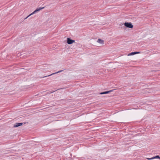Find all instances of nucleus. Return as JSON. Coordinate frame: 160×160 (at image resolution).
I'll return each instance as SVG.
<instances>
[{
	"label": "nucleus",
	"instance_id": "1",
	"mask_svg": "<svg viewBox=\"0 0 160 160\" xmlns=\"http://www.w3.org/2000/svg\"><path fill=\"white\" fill-rule=\"evenodd\" d=\"M124 24L125 26L127 28H132L133 27V25L131 22H126Z\"/></svg>",
	"mask_w": 160,
	"mask_h": 160
},
{
	"label": "nucleus",
	"instance_id": "2",
	"mask_svg": "<svg viewBox=\"0 0 160 160\" xmlns=\"http://www.w3.org/2000/svg\"><path fill=\"white\" fill-rule=\"evenodd\" d=\"M75 42V40L71 39L69 38H67V42L69 44H72L73 43Z\"/></svg>",
	"mask_w": 160,
	"mask_h": 160
},
{
	"label": "nucleus",
	"instance_id": "3",
	"mask_svg": "<svg viewBox=\"0 0 160 160\" xmlns=\"http://www.w3.org/2000/svg\"><path fill=\"white\" fill-rule=\"evenodd\" d=\"M44 8V7H43L37 8L31 14V15H32L36 13L37 12L40 11L41 10L43 9Z\"/></svg>",
	"mask_w": 160,
	"mask_h": 160
},
{
	"label": "nucleus",
	"instance_id": "4",
	"mask_svg": "<svg viewBox=\"0 0 160 160\" xmlns=\"http://www.w3.org/2000/svg\"><path fill=\"white\" fill-rule=\"evenodd\" d=\"M23 124L22 122L16 123L13 126V127L15 128L18 127L19 126H21Z\"/></svg>",
	"mask_w": 160,
	"mask_h": 160
},
{
	"label": "nucleus",
	"instance_id": "5",
	"mask_svg": "<svg viewBox=\"0 0 160 160\" xmlns=\"http://www.w3.org/2000/svg\"><path fill=\"white\" fill-rule=\"evenodd\" d=\"M141 53V52H132L130 53L129 54H128V56L133 55H134L135 54H139V53Z\"/></svg>",
	"mask_w": 160,
	"mask_h": 160
},
{
	"label": "nucleus",
	"instance_id": "6",
	"mask_svg": "<svg viewBox=\"0 0 160 160\" xmlns=\"http://www.w3.org/2000/svg\"><path fill=\"white\" fill-rule=\"evenodd\" d=\"M113 91V90H110V91H108L103 92H101L100 93V94H101V95L107 94L109 93V92H111Z\"/></svg>",
	"mask_w": 160,
	"mask_h": 160
},
{
	"label": "nucleus",
	"instance_id": "7",
	"mask_svg": "<svg viewBox=\"0 0 160 160\" xmlns=\"http://www.w3.org/2000/svg\"><path fill=\"white\" fill-rule=\"evenodd\" d=\"M63 71V70H61L59 71H58L57 72H56L52 73V74H51L50 75H48V76H45L43 77V78L46 77H47L51 76V75H52L55 74L56 73H58L61 72H62Z\"/></svg>",
	"mask_w": 160,
	"mask_h": 160
},
{
	"label": "nucleus",
	"instance_id": "8",
	"mask_svg": "<svg viewBox=\"0 0 160 160\" xmlns=\"http://www.w3.org/2000/svg\"><path fill=\"white\" fill-rule=\"evenodd\" d=\"M97 42L101 44H103L104 43V41L99 38L98 39Z\"/></svg>",
	"mask_w": 160,
	"mask_h": 160
},
{
	"label": "nucleus",
	"instance_id": "9",
	"mask_svg": "<svg viewBox=\"0 0 160 160\" xmlns=\"http://www.w3.org/2000/svg\"><path fill=\"white\" fill-rule=\"evenodd\" d=\"M156 158H158L160 159V157L159 155H157L155 157H153V159Z\"/></svg>",
	"mask_w": 160,
	"mask_h": 160
},
{
	"label": "nucleus",
	"instance_id": "10",
	"mask_svg": "<svg viewBox=\"0 0 160 160\" xmlns=\"http://www.w3.org/2000/svg\"><path fill=\"white\" fill-rule=\"evenodd\" d=\"M146 159L148 160H152L153 159V157L151 158H146Z\"/></svg>",
	"mask_w": 160,
	"mask_h": 160
},
{
	"label": "nucleus",
	"instance_id": "11",
	"mask_svg": "<svg viewBox=\"0 0 160 160\" xmlns=\"http://www.w3.org/2000/svg\"><path fill=\"white\" fill-rule=\"evenodd\" d=\"M31 15V14H29V15H28L27 17H26V18H24V20H25V19H26L28 17H29V16H30L31 15Z\"/></svg>",
	"mask_w": 160,
	"mask_h": 160
}]
</instances>
